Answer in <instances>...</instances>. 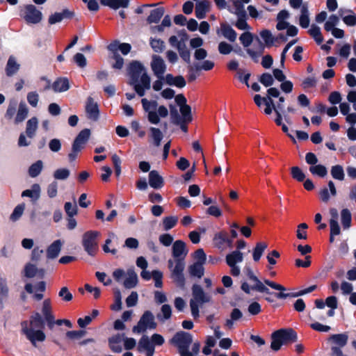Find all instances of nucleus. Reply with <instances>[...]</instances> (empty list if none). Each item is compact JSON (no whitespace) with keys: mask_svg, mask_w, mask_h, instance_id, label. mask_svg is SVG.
<instances>
[{"mask_svg":"<svg viewBox=\"0 0 356 356\" xmlns=\"http://www.w3.org/2000/svg\"><path fill=\"white\" fill-rule=\"evenodd\" d=\"M130 84L134 86L136 93L144 96L145 90L150 88V78L145 72L143 65L138 61L131 62L128 67Z\"/></svg>","mask_w":356,"mask_h":356,"instance_id":"1","label":"nucleus"},{"mask_svg":"<svg viewBox=\"0 0 356 356\" xmlns=\"http://www.w3.org/2000/svg\"><path fill=\"white\" fill-rule=\"evenodd\" d=\"M193 298L190 300V307L193 317L196 319L199 317V306L209 302L211 296L205 293L202 288L197 284H194L192 288Z\"/></svg>","mask_w":356,"mask_h":356,"instance_id":"2","label":"nucleus"},{"mask_svg":"<svg viewBox=\"0 0 356 356\" xmlns=\"http://www.w3.org/2000/svg\"><path fill=\"white\" fill-rule=\"evenodd\" d=\"M168 268L170 271V277L178 287L184 288L185 286V277L184 270L185 263L182 259H169Z\"/></svg>","mask_w":356,"mask_h":356,"instance_id":"3","label":"nucleus"},{"mask_svg":"<svg viewBox=\"0 0 356 356\" xmlns=\"http://www.w3.org/2000/svg\"><path fill=\"white\" fill-rule=\"evenodd\" d=\"M101 234L98 231L90 230L86 232L82 236V245L84 250L90 256L94 257L98 252V238Z\"/></svg>","mask_w":356,"mask_h":356,"instance_id":"4","label":"nucleus"},{"mask_svg":"<svg viewBox=\"0 0 356 356\" xmlns=\"http://www.w3.org/2000/svg\"><path fill=\"white\" fill-rule=\"evenodd\" d=\"M191 342V335L184 332H177L170 340V343L177 347L180 356H193L188 350Z\"/></svg>","mask_w":356,"mask_h":356,"instance_id":"5","label":"nucleus"},{"mask_svg":"<svg viewBox=\"0 0 356 356\" xmlns=\"http://www.w3.org/2000/svg\"><path fill=\"white\" fill-rule=\"evenodd\" d=\"M90 136V130L88 129H84L79 132L72 143V151L68 154L70 162L77 158L79 153L85 147Z\"/></svg>","mask_w":356,"mask_h":356,"instance_id":"6","label":"nucleus"},{"mask_svg":"<svg viewBox=\"0 0 356 356\" xmlns=\"http://www.w3.org/2000/svg\"><path fill=\"white\" fill-rule=\"evenodd\" d=\"M113 277L118 282H120L122 279H124L123 286L126 289H132L138 283L137 274L131 268L128 269L126 272L121 268L116 269L113 273Z\"/></svg>","mask_w":356,"mask_h":356,"instance_id":"7","label":"nucleus"},{"mask_svg":"<svg viewBox=\"0 0 356 356\" xmlns=\"http://www.w3.org/2000/svg\"><path fill=\"white\" fill-rule=\"evenodd\" d=\"M19 15L29 24L40 23L43 17L42 12L32 4L24 6L20 10Z\"/></svg>","mask_w":356,"mask_h":356,"instance_id":"8","label":"nucleus"},{"mask_svg":"<svg viewBox=\"0 0 356 356\" xmlns=\"http://www.w3.org/2000/svg\"><path fill=\"white\" fill-rule=\"evenodd\" d=\"M156 327L154 316L149 311H146L140 317L138 324L133 327L134 333H141L147 330H154Z\"/></svg>","mask_w":356,"mask_h":356,"instance_id":"9","label":"nucleus"},{"mask_svg":"<svg viewBox=\"0 0 356 356\" xmlns=\"http://www.w3.org/2000/svg\"><path fill=\"white\" fill-rule=\"evenodd\" d=\"M264 283L266 285L271 287L272 289L281 291L280 293H275V297L278 299H285L288 297H296L298 296H302V295L312 292L316 288V285H313V286H311L305 289V290L300 291V292H298L297 293H285L282 292L286 290V289L282 285L277 284L276 282L270 281L268 280H265Z\"/></svg>","mask_w":356,"mask_h":356,"instance_id":"10","label":"nucleus"},{"mask_svg":"<svg viewBox=\"0 0 356 356\" xmlns=\"http://www.w3.org/2000/svg\"><path fill=\"white\" fill-rule=\"evenodd\" d=\"M179 111L181 116L175 106H170V116L174 123H181V122L189 123L192 121L191 108L189 105L180 107Z\"/></svg>","mask_w":356,"mask_h":356,"instance_id":"11","label":"nucleus"},{"mask_svg":"<svg viewBox=\"0 0 356 356\" xmlns=\"http://www.w3.org/2000/svg\"><path fill=\"white\" fill-rule=\"evenodd\" d=\"M243 260V253L239 250H235L226 256V263L230 268V273L233 276H238L241 273L240 268L236 265Z\"/></svg>","mask_w":356,"mask_h":356,"instance_id":"12","label":"nucleus"},{"mask_svg":"<svg viewBox=\"0 0 356 356\" xmlns=\"http://www.w3.org/2000/svg\"><path fill=\"white\" fill-rule=\"evenodd\" d=\"M292 334L293 332L291 330H280L275 332L272 334L271 348L275 351L280 350L281 346L289 339Z\"/></svg>","mask_w":356,"mask_h":356,"instance_id":"13","label":"nucleus"},{"mask_svg":"<svg viewBox=\"0 0 356 356\" xmlns=\"http://www.w3.org/2000/svg\"><path fill=\"white\" fill-rule=\"evenodd\" d=\"M41 81L45 82L44 90H49L51 87L56 92H61L67 90L70 88L69 81L67 78L60 77L57 79L51 86L50 81L45 77H41Z\"/></svg>","mask_w":356,"mask_h":356,"instance_id":"14","label":"nucleus"},{"mask_svg":"<svg viewBox=\"0 0 356 356\" xmlns=\"http://www.w3.org/2000/svg\"><path fill=\"white\" fill-rule=\"evenodd\" d=\"M143 109L148 113V120L154 124H157L160 119L156 113L157 103L156 101H149L144 98L141 100Z\"/></svg>","mask_w":356,"mask_h":356,"instance_id":"15","label":"nucleus"},{"mask_svg":"<svg viewBox=\"0 0 356 356\" xmlns=\"http://www.w3.org/2000/svg\"><path fill=\"white\" fill-rule=\"evenodd\" d=\"M23 332L26 334L27 339L30 340L33 346H35L37 341H43L45 339V334L40 330H35L28 327V323H22Z\"/></svg>","mask_w":356,"mask_h":356,"instance_id":"16","label":"nucleus"},{"mask_svg":"<svg viewBox=\"0 0 356 356\" xmlns=\"http://www.w3.org/2000/svg\"><path fill=\"white\" fill-rule=\"evenodd\" d=\"M151 67L156 77L159 79L163 78L166 69V66L161 56L156 55H154L152 56Z\"/></svg>","mask_w":356,"mask_h":356,"instance_id":"17","label":"nucleus"},{"mask_svg":"<svg viewBox=\"0 0 356 356\" xmlns=\"http://www.w3.org/2000/svg\"><path fill=\"white\" fill-rule=\"evenodd\" d=\"M172 253L173 259H182L184 261L188 254L186 243L181 240L175 241L172 247Z\"/></svg>","mask_w":356,"mask_h":356,"instance_id":"18","label":"nucleus"},{"mask_svg":"<svg viewBox=\"0 0 356 356\" xmlns=\"http://www.w3.org/2000/svg\"><path fill=\"white\" fill-rule=\"evenodd\" d=\"M42 313L50 329L54 325V316L52 313L51 302L49 298L45 299L42 303Z\"/></svg>","mask_w":356,"mask_h":356,"instance_id":"19","label":"nucleus"},{"mask_svg":"<svg viewBox=\"0 0 356 356\" xmlns=\"http://www.w3.org/2000/svg\"><path fill=\"white\" fill-rule=\"evenodd\" d=\"M86 112L88 119L96 121L99 115L98 105L92 98L88 97L86 105Z\"/></svg>","mask_w":356,"mask_h":356,"instance_id":"20","label":"nucleus"},{"mask_svg":"<svg viewBox=\"0 0 356 356\" xmlns=\"http://www.w3.org/2000/svg\"><path fill=\"white\" fill-rule=\"evenodd\" d=\"M254 101L259 107H261L262 104L266 106L264 110L266 115H270L272 113L273 108L275 104L273 99L270 97H261L259 95H256L254 97Z\"/></svg>","mask_w":356,"mask_h":356,"instance_id":"21","label":"nucleus"},{"mask_svg":"<svg viewBox=\"0 0 356 356\" xmlns=\"http://www.w3.org/2000/svg\"><path fill=\"white\" fill-rule=\"evenodd\" d=\"M227 10L237 17H244L246 14L244 6L239 0H229Z\"/></svg>","mask_w":356,"mask_h":356,"instance_id":"22","label":"nucleus"},{"mask_svg":"<svg viewBox=\"0 0 356 356\" xmlns=\"http://www.w3.org/2000/svg\"><path fill=\"white\" fill-rule=\"evenodd\" d=\"M138 348L140 351H145L146 356H153L154 347L147 336H143L139 341Z\"/></svg>","mask_w":356,"mask_h":356,"instance_id":"23","label":"nucleus"},{"mask_svg":"<svg viewBox=\"0 0 356 356\" xmlns=\"http://www.w3.org/2000/svg\"><path fill=\"white\" fill-rule=\"evenodd\" d=\"M131 49L129 44L120 43L118 41H114L108 46V49L113 54H118V51H120L124 55L128 54Z\"/></svg>","mask_w":356,"mask_h":356,"instance_id":"24","label":"nucleus"},{"mask_svg":"<svg viewBox=\"0 0 356 356\" xmlns=\"http://www.w3.org/2000/svg\"><path fill=\"white\" fill-rule=\"evenodd\" d=\"M328 187L330 192L328 188L325 187L321 188L318 193L320 200L325 203L330 200V195L332 196H335L337 195V189L332 181H330L328 182Z\"/></svg>","mask_w":356,"mask_h":356,"instance_id":"25","label":"nucleus"},{"mask_svg":"<svg viewBox=\"0 0 356 356\" xmlns=\"http://www.w3.org/2000/svg\"><path fill=\"white\" fill-rule=\"evenodd\" d=\"M211 2L209 0L197 1L195 6V15L198 19L205 17L207 13L209 11Z\"/></svg>","mask_w":356,"mask_h":356,"instance_id":"26","label":"nucleus"},{"mask_svg":"<svg viewBox=\"0 0 356 356\" xmlns=\"http://www.w3.org/2000/svg\"><path fill=\"white\" fill-rule=\"evenodd\" d=\"M149 184L154 189H159L163 186V179L156 170H152L149 172Z\"/></svg>","mask_w":356,"mask_h":356,"instance_id":"27","label":"nucleus"},{"mask_svg":"<svg viewBox=\"0 0 356 356\" xmlns=\"http://www.w3.org/2000/svg\"><path fill=\"white\" fill-rule=\"evenodd\" d=\"M329 213L330 215V227L332 230V234H340V227L338 223V217L339 213L338 211L335 208H330L329 209Z\"/></svg>","mask_w":356,"mask_h":356,"instance_id":"28","label":"nucleus"},{"mask_svg":"<svg viewBox=\"0 0 356 356\" xmlns=\"http://www.w3.org/2000/svg\"><path fill=\"white\" fill-rule=\"evenodd\" d=\"M165 81L167 84L182 88L186 86L185 79L182 76H174L171 74H166Z\"/></svg>","mask_w":356,"mask_h":356,"instance_id":"29","label":"nucleus"},{"mask_svg":"<svg viewBox=\"0 0 356 356\" xmlns=\"http://www.w3.org/2000/svg\"><path fill=\"white\" fill-rule=\"evenodd\" d=\"M62 246L60 240L54 241L47 249V257L48 259H55L59 254Z\"/></svg>","mask_w":356,"mask_h":356,"instance_id":"30","label":"nucleus"},{"mask_svg":"<svg viewBox=\"0 0 356 356\" xmlns=\"http://www.w3.org/2000/svg\"><path fill=\"white\" fill-rule=\"evenodd\" d=\"M122 334H116L108 339L109 347L112 351L115 353H120L122 351V343L123 341Z\"/></svg>","mask_w":356,"mask_h":356,"instance_id":"31","label":"nucleus"},{"mask_svg":"<svg viewBox=\"0 0 356 356\" xmlns=\"http://www.w3.org/2000/svg\"><path fill=\"white\" fill-rule=\"evenodd\" d=\"M41 188L38 184H34L31 186V189L25 190L22 192V197H29L33 201H36L40 196Z\"/></svg>","mask_w":356,"mask_h":356,"instance_id":"32","label":"nucleus"},{"mask_svg":"<svg viewBox=\"0 0 356 356\" xmlns=\"http://www.w3.org/2000/svg\"><path fill=\"white\" fill-rule=\"evenodd\" d=\"M220 32L222 35L230 42H233L236 39V32L229 25L225 23L220 24Z\"/></svg>","mask_w":356,"mask_h":356,"instance_id":"33","label":"nucleus"},{"mask_svg":"<svg viewBox=\"0 0 356 356\" xmlns=\"http://www.w3.org/2000/svg\"><path fill=\"white\" fill-rule=\"evenodd\" d=\"M100 3L104 6L116 10L119 8H127L129 0H100Z\"/></svg>","mask_w":356,"mask_h":356,"instance_id":"34","label":"nucleus"},{"mask_svg":"<svg viewBox=\"0 0 356 356\" xmlns=\"http://www.w3.org/2000/svg\"><path fill=\"white\" fill-rule=\"evenodd\" d=\"M178 35L180 38V40H179L178 38L175 35H172L169 38L170 45L177 47V49H180L183 44H184V42L188 39V35L184 31L179 32Z\"/></svg>","mask_w":356,"mask_h":356,"instance_id":"35","label":"nucleus"},{"mask_svg":"<svg viewBox=\"0 0 356 356\" xmlns=\"http://www.w3.org/2000/svg\"><path fill=\"white\" fill-rule=\"evenodd\" d=\"M38 127V120L36 117H33L29 119L26 122V136L32 138L35 136L36 131Z\"/></svg>","mask_w":356,"mask_h":356,"instance_id":"36","label":"nucleus"},{"mask_svg":"<svg viewBox=\"0 0 356 356\" xmlns=\"http://www.w3.org/2000/svg\"><path fill=\"white\" fill-rule=\"evenodd\" d=\"M268 248V244L266 242L261 241L256 243L255 247L252 250V258L253 260L256 262L259 261L264 252V251Z\"/></svg>","mask_w":356,"mask_h":356,"instance_id":"37","label":"nucleus"},{"mask_svg":"<svg viewBox=\"0 0 356 356\" xmlns=\"http://www.w3.org/2000/svg\"><path fill=\"white\" fill-rule=\"evenodd\" d=\"M213 242L215 245L219 248H222L225 244L231 243L226 232L217 233L213 238Z\"/></svg>","mask_w":356,"mask_h":356,"instance_id":"38","label":"nucleus"},{"mask_svg":"<svg viewBox=\"0 0 356 356\" xmlns=\"http://www.w3.org/2000/svg\"><path fill=\"white\" fill-rule=\"evenodd\" d=\"M43 326L44 322L40 314L38 312L33 314L30 318L29 323H28V327L36 330L42 328Z\"/></svg>","mask_w":356,"mask_h":356,"instance_id":"39","label":"nucleus"},{"mask_svg":"<svg viewBox=\"0 0 356 356\" xmlns=\"http://www.w3.org/2000/svg\"><path fill=\"white\" fill-rule=\"evenodd\" d=\"M71 16L72 13L67 10H65L62 13H55L50 15L48 22L50 24H54L61 22L65 17H70Z\"/></svg>","mask_w":356,"mask_h":356,"instance_id":"40","label":"nucleus"},{"mask_svg":"<svg viewBox=\"0 0 356 356\" xmlns=\"http://www.w3.org/2000/svg\"><path fill=\"white\" fill-rule=\"evenodd\" d=\"M19 69V65L16 62L13 56H10L6 67L7 76H10L15 74Z\"/></svg>","mask_w":356,"mask_h":356,"instance_id":"41","label":"nucleus"},{"mask_svg":"<svg viewBox=\"0 0 356 356\" xmlns=\"http://www.w3.org/2000/svg\"><path fill=\"white\" fill-rule=\"evenodd\" d=\"M164 14L163 8H157L151 11L147 21L149 24L158 23Z\"/></svg>","mask_w":356,"mask_h":356,"instance_id":"42","label":"nucleus"},{"mask_svg":"<svg viewBox=\"0 0 356 356\" xmlns=\"http://www.w3.org/2000/svg\"><path fill=\"white\" fill-rule=\"evenodd\" d=\"M204 264L194 262L188 267V272L193 277L201 278L204 275Z\"/></svg>","mask_w":356,"mask_h":356,"instance_id":"43","label":"nucleus"},{"mask_svg":"<svg viewBox=\"0 0 356 356\" xmlns=\"http://www.w3.org/2000/svg\"><path fill=\"white\" fill-rule=\"evenodd\" d=\"M29 113V109L25 104L20 103L17 112L16 117L15 118V122L18 124L24 121L27 117Z\"/></svg>","mask_w":356,"mask_h":356,"instance_id":"44","label":"nucleus"},{"mask_svg":"<svg viewBox=\"0 0 356 356\" xmlns=\"http://www.w3.org/2000/svg\"><path fill=\"white\" fill-rule=\"evenodd\" d=\"M299 23L300 26L305 29L307 28L309 25V11L307 5H302L301 7Z\"/></svg>","mask_w":356,"mask_h":356,"instance_id":"45","label":"nucleus"},{"mask_svg":"<svg viewBox=\"0 0 356 356\" xmlns=\"http://www.w3.org/2000/svg\"><path fill=\"white\" fill-rule=\"evenodd\" d=\"M351 213L348 209H343L341 211V220L344 229H348L351 225Z\"/></svg>","mask_w":356,"mask_h":356,"instance_id":"46","label":"nucleus"},{"mask_svg":"<svg viewBox=\"0 0 356 356\" xmlns=\"http://www.w3.org/2000/svg\"><path fill=\"white\" fill-rule=\"evenodd\" d=\"M280 257V254L277 250H272L269 252L266 256V259L268 262L267 268L271 270L273 266L277 264V259Z\"/></svg>","mask_w":356,"mask_h":356,"instance_id":"47","label":"nucleus"},{"mask_svg":"<svg viewBox=\"0 0 356 356\" xmlns=\"http://www.w3.org/2000/svg\"><path fill=\"white\" fill-rule=\"evenodd\" d=\"M309 35L315 40L317 44H321L323 41L321 29L318 26L313 24L309 30Z\"/></svg>","mask_w":356,"mask_h":356,"instance_id":"48","label":"nucleus"},{"mask_svg":"<svg viewBox=\"0 0 356 356\" xmlns=\"http://www.w3.org/2000/svg\"><path fill=\"white\" fill-rule=\"evenodd\" d=\"M43 168V164L41 161H38L32 164L29 169V175L31 177H35L40 175Z\"/></svg>","mask_w":356,"mask_h":356,"instance_id":"49","label":"nucleus"},{"mask_svg":"<svg viewBox=\"0 0 356 356\" xmlns=\"http://www.w3.org/2000/svg\"><path fill=\"white\" fill-rule=\"evenodd\" d=\"M309 171L312 175H317L321 177H324L327 173L326 168L323 165H312L309 168Z\"/></svg>","mask_w":356,"mask_h":356,"instance_id":"50","label":"nucleus"},{"mask_svg":"<svg viewBox=\"0 0 356 356\" xmlns=\"http://www.w3.org/2000/svg\"><path fill=\"white\" fill-rule=\"evenodd\" d=\"M150 132H151L152 138L154 140V145L156 147H159L161 145V142L163 138L162 132L161 131L160 129L155 128V127H151Z\"/></svg>","mask_w":356,"mask_h":356,"instance_id":"51","label":"nucleus"},{"mask_svg":"<svg viewBox=\"0 0 356 356\" xmlns=\"http://www.w3.org/2000/svg\"><path fill=\"white\" fill-rule=\"evenodd\" d=\"M178 222V218L176 216L165 217L163 220V229L169 230L174 227Z\"/></svg>","mask_w":356,"mask_h":356,"instance_id":"52","label":"nucleus"},{"mask_svg":"<svg viewBox=\"0 0 356 356\" xmlns=\"http://www.w3.org/2000/svg\"><path fill=\"white\" fill-rule=\"evenodd\" d=\"M331 175L335 179L342 181L344 179V172L343 168L341 165L332 166L331 169Z\"/></svg>","mask_w":356,"mask_h":356,"instance_id":"53","label":"nucleus"},{"mask_svg":"<svg viewBox=\"0 0 356 356\" xmlns=\"http://www.w3.org/2000/svg\"><path fill=\"white\" fill-rule=\"evenodd\" d=\"M113 311H120L122 309V296L119 290L115 291L114 303L111 305Z\"/></svg>","mask_w":356,"mask_h":356,"instance_id":"54","label":"nucleus"},{"mask_svg":"<svg viewBox=\"0 0 356 356\" xmlns=\"http://www.w3.org/2000/svg\"><path fill=\"white\" fill-rule=\"evenodd\" d=\"M70 170L67 168H59L54 171V177L57 180H65L70 176Z\"/></svg>","mask_w":356,"mask_h":356,"instance_id":"55","label":"nucleus"},{"mask_svg":"<svg viewBox=\"0 0 356 356\" xmlns=\"http://www.w3.org/2000/svg\"><path fill=\"white\" fill-rule=\"evenodd\" d=\"M64 209L68 217H74L78 213V208L76 203L66 202Z\"/></svg>","mask_w":356,"mask_h":356,"instance_id":"56","label":"nucleus"},{"mask_svg":"<svg viewBox=\"0 0 356 356\" xmlns=\"http://www.w3.org/2000/svg\"><path fill=\"white\" fill-rule=\"evenodd\" d=\"M40 270L36 266L31 264H27L24 267V275L27 277H33ZM42 273V270H40Z\"/></svg>","mask_w":356,"mask_h":356,"instance_id":"57","label":"nucleus"},{"mask_svg":"<svg viewBox=\"0 0 356 356\" xmlns=\"http://www.w3.org/2000/svg\"><path fill=\"white\" fill-rule=\"evenodd\" d=\"M291 174L292 177L298 181H302L305 178V175L302 170L297 166H294L291 168Z\"/></svg>","mask_w":356,"mask_h":356,"instance_id":"58","label":"nucleus"},{"mask_svg":"<svg viewBox=\"0 0 356 356\" xmlns=\"http://www.w3.org/2000/svg\"><path fill=\"white\" fill-rule=\"evenodd\" d=\"M172 309L169 305H163L161 308V314H158L159 319L168 320L171 317Z\"/></svg>","mask_w":356,"mask_h":356,"instance_id":"59","label":"nucleus"},{"mask_svg":"<svg viewBox=\"0 0 356 356\" xmlns=\"http://www.w3.org/2000/svg\"><path fill=\"white\" fill-rule=\"evenodd\" d=\"M239 40L244 47H248L253 40V36L251 33L247 31L240 35Z\"/></svg>","mask_w":356,"mask_h":356,"instance_id":"60","label":"nucleus"},{"mask_svg":"<svg viewBox=\"0 0 356 356\" xmlns=\"http://www.w3.org/2000/svg\"><path fill=\"white\" fill-rule=\"evenodd\" d=\"M150 45L154 51L158 53L162 52L165 48L164 42L160 39H152Z\"/></svg>","mask_w":356,"mask_h":356,"instance_id":"61","label":"nucleus"},{"mask_svg":"<svg viewBox=\"0 0 356 356\" xmlns=\"http://www.w3.org/2000/svg\"><path fill=\"white\" fill-rule=\"evenodd\" d=\"M25 209V204L24 203L18 204L15 209L10 216V219L13 221L17 220L23 214Z\"/></svg>","mask_w":356,"mask_h":356,"instance_id":"62","label":"nucleus"},{"mask_svg":"<svg viewBox=\"0 0 356 356\" xmlns=\"http://www.w3.org/2000/svg\"><path fill=\"white\" fill-rule=\"evenodd\" d=\"M339 22V18L337 16L332 15L329 17V19L325 23L324 29L327 31H330L331 30L335 29V26Z\"/></svg>","mask_w":356,"mask_h":356,"instance_id":"63","label":"nucleus"},{"mask_svg":"<svg viewBox=\"0 0 356 356\" xmlns=\"http://www.w3.org/2000/svg\"><path fill=\"white\" fill-rule=\"evenodd\" d=\"M308 228V226L306 223H300L298 226L297 232H296V236L298 239H307V233L306 229Z\"/></svg>","mask_w":356,"mask_h":356,"instance_id":"64","label":"nucleus"}]
</instances>
